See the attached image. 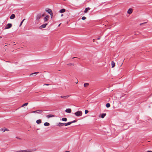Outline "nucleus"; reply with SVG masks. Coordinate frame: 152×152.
Returning <instances> with one entry per match:
<instances>
[{
	"mask_svg": "<svg viewBox=\"0 0 152 152\" xmlns=\"http://www.w3.org/2000/svg\"><path fill=\"white\" fill-rule=\"evenodd\" d=\"M2 38V37L1 36H0V38Z\"/></svg>",
	"mask_w": 152,
	"mask_h": 152,
	"instance_id": "obj_46",
	"label": "nucleus"
},
{
	"mask_svg": "<svg viewBox=\"0 0 152 152\" xmlns=\"http://www.w3.org/2000/svg\"><path fill=\"white\" fill-rule=\"evenodd\" d=\"M146 152H152V151H148Z\"/></svg>",
	"mask_w": 152,
	"mask_h": 152,
	"instance_id": "obj_40",
	"label": "nucleus"
},
{
	"mask_svg": "<svg viewBox=\"0 0 152 152\" xmlns=\"http://www.w3.org/2000/svg\"><path fill=\"white\" fill-rule=\"evenodd\" d=\"M66 124H67V123H61V122H59L58 124V126H60V127L64 125L66 126H68V125H66Z\"/></svg>",
	"mask_w": 152,
	"mask_h": 152,
	"instance_id": "obj_4",
	"label": "nucleus"
},
{
	"mask_svg": "<svg viewBox=\"0 0 152 152\" xmlns=\"http://www.w3.org/2000/svg\"><path fill=\"white\" fill-rule=\"evenodd\" d=\"M16 138H17V139H19V140H21V139L20 138H19V137H16Z\"/></svg>",
	"mask_w": 152,
	"mask_h": 152,
	"instance_id": "obj_36",
	"label": "nucleus"
},
{
	"mask_svg": "<svg viewBox=\"0 0 152 152\" xmlns=\"http://www.w3.org/2000/svg\"><path fill=\"white\" fill-rule=\"evenodd\" d=\"M61 98H64V99H66V96H61Z\"/></svg>",
	"mask_w": 152,
	"mask_h": 152,
	"instance_id": "obj_31",
	"label": "nucleus"
},
{
	"mask_svg": "<svg viewBox=\"0 0 152 152\" xmlns=\"http://www.w3.org/2000/svg\"><path fill=\"white\" fill-rule=\"evenodd\" d=\"M49 85L48 84H45L44 85L48 86Z\"/></svg>",
	"mask_w": 152,
	"mask_h": 152,
	"instance_id": "obj_39",
	"label": "nucleus"
},
{
	"mask_svg": "<svg viewBox=\"0 0 152 152\" xmlns=\"http://www.w3.org/2000/svg\"><path fill=\"white\" fill-rule=\"evenodd\" d=\"M15 15L14 14H12L10 16V18L11 19H13L15 18Z\"/></svg>",
	"mask_w": 152,
	"mask_h": 152,
	"instance_id": "obj_17",
	"label": "nucleus"
},
{
	"mask_svg": "<svg viewBox=\"0 0 152 152\" xmlns=\"http://www.w3.org/2000/svg\"><path fill=\"white\" fill-rule=\"evenodd\" d=\"M36 122L38 124H39L42 122V121L40 119L36 121Z\"/></svg>",
	"mask_w": 152,
	"mask_h": 152,
	"instance_id": "obj_19",
	"label": "nucleus"
},
{
	"mask_svg": "<svg viewBox=\"0 0 152 152\" xmlns=\"http://www.w3.org/2000/svg\"><path fill=\"white\" fill-rule=\"evenodd\" d=\"M75 115L77 116H81L82 115V112L81 111H78L75 113Z\"/></svg>",
	"mask_w": 152,
	"mask_h": 152,
	"instance_id": "obj_1",
	"label": "nucleus"
},
{
	"mask_svg": "<svg viewBox=\"0 0 152 152\" xmlns=\"http://www.w3.org/2000/svg\"><path fill=\"white\" fill-rule=\"evenodd\" d=\"M88 112L89 111H88V110H86L85 111V114H87V113H88Z\"/></svg>",
	"mask_w": 152,
	"mask_h": 152,
	"instance_id": "obj_29",
	"label": "nucleus"
},
{
	"mask_svg": "<svg viewBox=\"0 0 152 152\" xmlns=\"http://www.w3.org/2000/svg\"><path fill=\"white\" fill-rule=\"evenodd\" d=\"M42 111L40 110H37L35 111H33L32 112V113H42Z\"/></svg>",
	"mask_w": 152,
	"mask_h": 152,
	"instance_id": "obj_7",
	"label": "nucleus"
},
{
	"mask_svg": "<svg viewBox=\"0 0 152 152\" xmlns=\"http://www.w3.org/2000/svg\"><path fill=\"white\" fill-rule=\"evenodd\" d=\"M78 80H77V81L75 82V83H78Z\"/></svg>",
	"mask_w": 152,
	"mask_h": 152,
	"instance_id": "obj_35",
	"label": "nucleus"
},
{
	"mask_svg": "<svg viewBox=\"0 0 152 152\" xmlns=\"http://www.w3.org/2000/svg\"><path fill=\"white\" fill-rule=\"evenodd\" d=\"M69 66H74V63H70L67 64Z\"/></svg>",
	"mask_w": 152,
	"mask_h": 152,
	"instance_id": "obj_28",
	"label": "nucleus"
},
{
	"mask_svg": "<svg viewBox=\"0 0 152 152\" xmlns=\"http://www.w3.org/2000/svg\"><path fill=\"white\" fill-rule=\"evenodd\" d=\"M133 12V10L132 8L129 9L127 11V13L129 14H131Z\"/></svg>",
	"mask_w": 152,
	"mask_h": 152,
	"instance_id": "obj_10",
	"label": "nucleus"
},
{
	"mask_svg": "<svg viewBox=\"0 0 152 152\" xmlns=\"http://www.w3.org/2000/svg\"><path fill=\"white\" fill-rule=\"evenodd\" d=\"M54 116H55L54 115H51V114H50V115H47V116H46V117L48 118H50L54 117Z\"/></svg>",
	"mask_w": 152,
	"mask_h": 152,
	"instance_id": "obj_12",
	"label": "nucleus"
},
{
	"mask_svg": "<svg viewBox=\"0 0 152 152\" xmlns=\"http://www.w3.org/2000/svg\"><path fill=\"white\" fill-rule=\"evenodd\" d=\"M9 131V130L8 129L5 128H3L0 129V131L2 132H4L5 131Z\"/></svg>",
	"mask_w": 152,
	"mask_h": 152,
	"instance_id": "obj_5",
	"label": "nucleus"
},
{
	"mask_svg": "<svg viewBox=\"0 0 152 152\" xmlns=\"http://www.w3.org/2000/svg\"><path fill=\"white\" fill-rule=\"evenodd\" d=\"M106 107H110V104L109 103H107L106 104Z\"/></svg>",
	"mask_w": 152,
	"mask_h": 152,
	"instance_id": "obj_27",
	"label": "nucleus"
},
{
	"mask_svg": "<svg viewBox=\"0 0 152 152\" xmlns=\"http://www.w3.org/2000/svg\"><path fill=\"white\" fill-rule=\"evenodd\" d=\"M101 37H99L97 38V39L98 40H99L100 39V38H101Z\"/></svg>",
	"mask_w": 152,
	"mask_h": 152,
	"instance_id": "obj_38",
	"label": "nucleus"
},
{
	"mask_svg": "<svg viewBox=\"0 0 152 152\" xmlns=\"http://www.w3.org/2000/svg\"><path fill=\"white\" fill-rule=\"evenodd\" d=\"M66 112L68 113H71L72 112L71 109L70 108L66 109L65 110Z\"/></svg>",
	"mask_w": 152,
	"mask_h": 152,
	"instance_id": "obj_9",
	"label": "nucleus"
},
{
	"mask_svg": "<svg viewBox=\"0 0 152 152\" xmlns=\"http://www.w3.org/2000/svg\"><path fill=\"white\" fill-rule=\"evenodd\" d=\"M25 20V19H24L21 22L20 25V26H21L22 25L23 22V21H24V20Z\"/></svg>",
	"mask_w": 152,
	"mask_h": 152,
	"instance_id": "obj_26",
	"label": "nucleus"
},
{
	"mask_svg": "<svg viewBox=\"0 0 152 152\" xmlns=\"http://www.w3.org/2000/svg\"><path fill=\"white\" fill-rule=\"evenodd\" d=\"M38 73H39V72H34V73H33L31 74L30 75H37V74Z\"/></svg>",
	"mask_w": 152,
	"mask_h": 152,
	"instance_id": "obj_24",
	"label": "nucleus"
},
{
	"mask_svg": "<svg viewBox=\"0 0 152 152\" xmlns=\"http://www.w3.org/2000/svg\"><path fill=\"white\" fill-rule=\"evenodd\" d=\"M66 96V98H67L68 97H69V96L67 95V96Z\"/></svg>",
	"mask_w": 152,
	"mask_h": 152,
	"instance_id": "obj_34",
	"label": "nucleus"
},
{
	"mask_svg": "<svg viewBox=\"0 0 152 152\" xmlns=\"http://www.w3.org/2000/svg\"><path fill=\"white\" fill-rule=\"evenodd\" d=\"M106 115V113H103L101 115V117L102 118H103Z\"/></svg>",
	"mask_w": 152,
	"mask_h": 152,
	"instance_id": "obj_23",
	"label": "nucleus"
},
{
	"mask_svg": "<svg viewBox=\"0 0 152 152\" xmlns=\"http://www.w3.org/2000/svg\"><path fill=\"white\" fill-rule=\"evenodd\" d=\"M49 16L48 15H47L45 18H44V20L45 22L46 21L48 20V19Z\"/></svg>",
	"mask_w": 152,
	"mask_h": 152,
	"instance_id": "obj_14",
	"label": "nucleus"
},
{
	"mask_svg": "<svg viewBox=\"0 0 152 152\" xmlns=\"http://www.w3.org/2000/svg\"><path fill=\"white\" fill-rule=\"evenodd\" d=\"M28 104V103H26L24 104H23V105H22L21 106V107H23L24 106H26Z\"/></svg>",
	"mask_w": 152,
	"mask_h": 152,
	"instance_id": "obj_25",
	"label": "nucleus"
},
{
	"mask_svg": "<svg viewBox=\"0 0 152 152\" xmlns=\"http://www.w3.org/2000/svg\"><path fill=\"white\" fill-rule=\"evenodd\" d=\"M66 11V10H65V9H62L60 11H59V12L61 13H64V12H65Z\"/></svg>",
	"mask_w": 152,
	"mask_h": 152,
	"instance_id": "obj_16",
	"label": "nucleus"
},
{
	"mask_svg": "<svg viewBox=\"0 0 152 152\" xmlns=\"http://www.w3.org/2000/svg\"><path fill=\"white\" fill-rule=\"evenodd\" d=\"M42 15L40 14H38L36 16V20L38 21H39V19L41 18Z\"/></svg>",
	"mask_w": 152,
	"mask_h": 152,
	"instance_id": "obj_6",
	"label": "nucleus"
},
{
	"mask_svg": "<svg viewBox=\"0 0 152 152\" xmlns=\"http://www.w3.org/2000/svg\"><path fill=\"white\" fill-rule=\"evenodd\" d=\"M90 10V8L89 7L86 8L85 9L84 12L85 13H86L89 10Z\"/></svg>",
	"mask_w": 152,
	"mask_h": 152,
	"instance_id": "obj_15",
	"label": "nucleus"
},
{
	"mask_svg": "<svg viewBox=\"0 0 152 152\" xmlns=\"http://www.w3.org/2000/svg\"><path fill=\"white\" fill-rule=\"evenodd\" d=\"M111 65H112V68H113L115 67V64L114 61H112Z\"/></svg>",
	"mask_w": 152,
	"mask_h": 152,
	"instance_id": "obj_18",
	"label": "nucleus"
},
{
	"mask_svg": "<svg viewBox=\"0 0 152 152\" xmlns=\"http://www.w3.org/2000/svg\"><path fill=\"white\" fill-rule=\"evenodd\" d=\"M32 151L29 150L18 151L15 152H31Z\"/></svg>",
	"mask_w": 152,
	"mask_h": 152,
	"instance_id": "obj_3",
	"label": "nucleus"
},
{
	"mask_svg": "<svg viewBox=\"0 0 152 152\" xmlns=\"http://www.w3.org/2000/svg\"><path fill=\"white\" fill-rule=\"evenodd\" d=\"M61 120L64 121H67V119L66 118H62Z\"/></svg>",
	"mask_w": 152,
	"mask_h": 152,
	"instance_id": "obj_22",
	"label": "nucleus"
},
{
	"mask_svg": "<svg viewBox=\"0 0 152 152\" xmlns=\"http://www.w3.org/2000/svg\"><path fill=\"white\" fill-rule=\"evenodd\" d=\"M93 42H95V39H93Z\"/></svg>",
	"mask_w": 152,
	"mask_h": 152,
	"instance_id": "obj_41",
	"label": "nucleus"
},
{
	"mask_svg": "<svg viewBox=\"0 0 152 152\" xmlns=\"http://www.w3.org/2000/svg\"><path fill=\"white\" fill-rule=\"evenodd\" d=\"M45 16V14L44 13L43 14H42V16Z\"/></svg>",
	"mask_w": 152,
	"mask_h": 152,
	"instance_id": "obj_37",
	"label": "nucleus"
},
{
	"mask_svg": "<svg viewBox=\"0 0 152 152\" xmlns=\"http://www.w3.org/2000/svg\"><path fill=\"white\" fill-rule=\"evenodd\" d=\"M61 24V23H60L58 25V26L59 27L60 26V25Z\"/></svg>",
	"mask_w": 152,
	"mask_h": 152,
	"instance_id": "obj_43",
	"label": "nucleus"
},
{
	"mask_svg": "<svg viewBox=\"0 0 152 152\" xmlns=\"http://www.w3.org/2000/svg\"><path fill=\"white\" fill-rule=\"evenodd\" d=\"M86 19V18L84 16L82 18V19L83 20H85Z\"/></svg>",
	"mask_w": 152,
	"mask_h": 152,
	"instance_id": "obj_30",
	"label": "nucleus"
},
{
	"mask_svg": "<svg viewBox=\"0 0 152 152\" xmlns=\"http://www.w3.org/2000/svg\"><path fill=\"white\" fill-rule=\"evenodd\" d=\"M47 24L48 23H45L43 24L39 27V28L40 29L42 28H45L46 27V26L47 25Z\"/></svg>",
	"mask_w": 152,
	"mask_h": 152,
	"instance_id": "obj_8",
	"label": "nucleus"
},
{
	"mask_svg": "<svg viewBox=\"0 0 152 152\" xmlns=\"http://www.w3.org/2000/svg\"><path fill=\"white\" fill-rule=\"evenodd\" d=\"M76 122V120H74L71 122H69L67 123V125H70L71 124H72L73 123Z\"/></svg>",
	"mask_w": 152,
	"mask_h": 152,
	"instance_id": "obj_13",
	"label": "nucleus"
},
{
	"mask_svg": "<svg viewBox=\"0 0 152 152\" xmlns=\"http://www.w3.org/2000/svg\"><path fill=\"white\" fill-rule=\"evenodd\" d=\"M12 24L11 23H8L5 26L4 29H9L12 26Z\"/></svg>",
	"mask_w": 152,
	"mask_h": 152,
	"instance_id": "obj_2",
	"label": "nucleus"
},
{
	"mask_svg": "<svg viewBox=\"0 0 152 152\" xmlns=\"http://www.w3.org/2000/svg\"><path fill=\"white\" fill-rule=\"evenodd\" d=\"M45 11L50 14H52V12L51 10L50 9H46Z\"/></svg>",
	"mask_w": 152,
	"mask_h": 152,
	"instance_id": "obj_11",
	"label": "nucleus"
},
{
	"mask_svg": "<svg viewBox=\"0 0 152 152\" xmlns=\"http://www.w3.org/2000/svg\"><path fill=\"white\" fill-rule=\"evenodd\" d=\"M50 15L51 18H52L53 16V12L52 13V14H50Z\"/></svg>",
	"mask_w": 152,
	"mask_h": 152,
	"instance_id": "obj_32",
	"label": "nucleus"
},
{
	"mask_svg": "<svg viewBox=\"0 0 152 152\" xmlns=\"http://www.w3.org/2000/svg\"><path fill=\"white\" fill-rule=\"evenodd\" d=\"M146 23V22H144V23H140V26H141V25H142V24H145V23Z\"/></svg>",
	"mask_w": 152,
	"mask_h": 152,
	"instance_id": "obj_33",
	"label": "nucleus"
},
{
	"mask_svg": "<svg viewBox=\"0 0 152 152\" xmlns=\"http://www.w3.org/2000/svg\"><path fill=\"white\" fill-rule=\"evenodd\" d=\"M89 85V83H86L84 84V86L85 87H87Z\"/></svg>",
	"mask_w": 152,
	"mask_h": 152,
	"instance_id": "obj_21",
	"label": "nucleus"
},
{
	"mask_svg": "<svg viewBox=\"0 0 152 152\" xmlns=\"http://www.w3.org/2000/svg\"><path fill=\"white\" fill-rule=\"evenodd\" d=\"M50 125L49 123L48 122H45L44 123V125L45 126H48Z\"/></svg>",
	"mask_w": 152,
	"mask_h": 152,
	"instance_id": "obj_20",
	"label": "nucleus"
},
{
	"mask_svg": "<svg viewBox=\"0 0 152 152\" xmlns=\"http://www.w3.org/2000/svg\"><path fill=\"white\" fill-rule=\"evenodd\" d=\"M122 64H123V63L121 64V66L122 65Z\"/></svg>",
	"mask_w": 152,
	"mask_h": 152,
	"instance_id": "obj_44",
	"label": "nucleus"
},
{
	"mask_svg": "<svg viewBox=\"0 0 152 152\" xmlns=\"http://www.w3.org/2000/svg\"><path fill=\"white\" fill-rule=\"evenodd\" d=\"M63 16V14H61V17H62Z\"/></svg>",
	"mask_w": 152,
	"mask_h": 152,
	"instance_id": "obj_42",
	"label": "nucleus"
},
{
	"mask_svg": "<svg viewBox=\"0 0 152 152\" xmlns=\"http://www.w3.org/2000/svg\"><path fill=\"white\" fill-rule=\"evenodd\" d=\"M65 152H69V151H66Z\"/></svg>",
	"mask_w": 152,
	"mask_h": 152,
	"instance_id": "obj_45",
	"label": "nucleus"
}]
</instances>
